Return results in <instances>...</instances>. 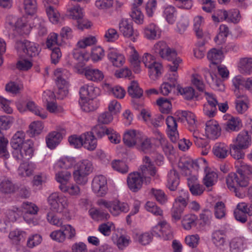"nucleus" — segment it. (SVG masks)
I'll list each match as a JSON object with an SVG mask.
<instances>
[{
  "label": "nucleus",
  "mask_w": 252,
  "mask_h": 252,
  "mask_svg": "<svg viewBox=\"0 0 252 252\" xmlns=\"http://www.w3.org/2000/svg\"><path fill=\"white\" fill-rule=\"evenodd\" d=\"M235 166L236 173H230L226 178V183L228 189L235 193L236 196L243 198L245 191L240 187H246L252 179V166L237 159L235 161Z\"/></svg>",
  "instance_id": "1"
},
{
  "label": "nucleus",
  "mask_w": 252,
  "mask_h": 252,
  "mask_svg": "<svg viewBox=\"0 0 252 252\" xmlns=\"http://www.w3.org/2000/svg\"><path fill=\"white\" fill-rule=\"evenodd\" d=\"M141 170L142 175L138 172H133L129 174L127 177L128 187L133 192H137L141 188L143 178L146 184H149L151 182V176L154 177L157 174L156 168L147 156L143 158Z\"/></svg>",
  "instance_id": "2"
},
{
  "label": "nucleus",
  "mask_w": 252,
  "mask_h": 252,
  "mask_svg": "<svg viewBox=\"0 0 252 252\" xmlns=\"http://www.w3.org/2000/svg\"><path fill=\"white\" fill-rule=\"evenodd\" d=\"M232 141L229 146L230 155L235 159H241L244 157L243 150L252 144V137L247 130H242Z\"/></svg>",
  "instance_id": "3"
},
{
  "label": "nucleus",
  "mask_w": 252,
  "mask_h": 252,
  "mask_svg": "<svg viewBox=\"0 0 252 252\" xmlns=\"http://www.w3.org/2000/svg\"><path fill=\"white\" fill-rule=\"evenodd\" d=\"M152 52L163 59L172 61L170 69L173 71L177 70L179 64L182 63V60L177 57L176 50L170 48L164 41H159L156 43L152 48Z\"/></svg>",
  "instance_id": "4"
},
{
  "label": "nucleus",
  "mask_w": 252,
  "mask_h": 252,
  "mask_svg": "<svg viewBox=\"0 0 252 252\" xmlns=\"http://www.w3.org/2000/svg\"><path fill=\"white\" fill-rule=\"evenodd\" d=\"M92 162L88 159H83L76 164V168L73 173L74 181L79 185H85L88 182V176L93 172Z\"/></svg>",
  "instance_id": "5"
},
{
  "label": "nucleus",
  "mask_w": 252,
  "mask_h": 252,
  "mask_svg": "<svg viewBox=\"0 0 252 252\" xmlns=\"http://www.w3.org/2000/svg\"><path fill=\"white\" fill-rule=\"evenodd\" d=\"M56 77V82L58 88L57 92L58 98L63 99L68 94V84L67 79L70 76V73L66 69H57L54 71Z\"/></svg>",
  "instance_id": "6"
},
{
  "label": "nucleus",
  "mask_w": 252,
  "mask_h": 252,
  "mask_svg": "<svg viewBox=\"0 0 252 252\" xmlns=\"http://www.w3.org/2000/svg\"><path fill=\"white\" fill-rule=\"evenodd\" d=\"M34 143L31 139H27L18 150H14L13 158L18 162L29 160L33 156Z\"/></svg>",
  "instance_id": "7"
},
{
  "label": "nucleus",
  "mask_w": 252,
  "mask_h": 252,
  "mask_svg": "<svg viewBox=\"0 0 252 252\" xmlns=\"http://www.w3.org/2000/svg\"><path fill=\"white\" fill-rule=\"evenodd\" d=\"M99 205L107 208L110 213L114 216H118L122 213H126L129 210L127 203L116 200L113 201H107L103 199L98 201Z\"/></svg>",
  "instance_id": "8"
},
{
  "label": "nucleus",
  "mask_w": 252,
  "mask_h": 252,
  "mask_svg": "<svg viewBox=\"0 0 252 252\" xmlns=\"http://www.w3.org/2000/svg\"><path fill=\"white\" fill-rule=\"evenodd\" d=\"M21 208L24 214V220L27 223L33 225L38 223L37 220L33 216L37 214L39 208L34 203L25 201L21 204Z\"/></svg>",
  "instance_id": "9"
},
{
  "label": "nucleus",
  "mask_w": 252,
  "mask_h": 252,
  "mask_svg": "<svg viewBox=\"0 0 252 252\" xmlns=\"http://www.w3.org/2000/svg\"><path fill=\"white\" fill-rule=\"evenodd\" d=\"M50 209L54 212L62 213L68 206L67 198L58 192L51 193L48 198Z\"/></svg>",
  "instance_id": "10"
},
{
  "label": "nucleus",
  "mask_w": 252,
  "mask_h": 252,
  "mask_svg": "<svg viewBox=\"0 0 252 252\" xmlns=\"http://www.w3.org/2000/svg\"><path fill=\"white\" fill-rule=\"evenodd\" d=\"M152 235L161 238L164 240L171 239L173 238L170 226L165 220L159 222L157 225L153 227Z\"/></svg>",
  "instance_id": "11"
},
{
  "label": "nucleus",
  "mask_w": 252,
  "mask_h": 252,
  "mask_svg": "<svg viewBox=\"0 0 252 252\" xmlns=\"http://www.w3.org/2000/svg\"><path fill=\"white\" fill-rule=\"evenodd\" d=\"M15 48L20 54L24 53L30 57H35L39 53L36 44L26 40L17 41Z\"/></svg>",
  "instance_id": "12"
},
{
  "label": "nucleus",
  "mask_w": 252,
  "mask_h": 252,
  "mask_svg": "<svg viewBox=\"0 0 252 252\" xmlns=\"http://www.w3.org/2000/svg\"><path fill=\"white\" fill-rule=\"evenodd\" d=\"M92 189L98 196H104L108 191L106 178L101 175L95 176L92 182Z\"/></svg>",
  "instance_id": "13"
},
{
  "label": "nucleus",
  "mask_w": 252,
  "mask_h": 252,
  "mask_svg": "<svg viewBox=\"0 0 252 252\" xmlns=\"http://www.w3.org/2000/svg\"><path fill=\"white\" fill-rule=\"evenodd\" d=\"M80 98L82 100L88 99V98H94L99 95L100 93L99 89L94 87L91 83L85 84L80 89Z\"/></svg>",
  "instance_id": "14"
},
{
  "label": "nucleus",
  "mask_w": 252,
  "mask_h": 252,
  "mask_svg": "<svg viewBox=\"0 0 252 252\" xmlns=\"http://www.w3.org/2000/svg\"><path fill=\"white\" fill-rule=\"evenodd\" d=\"M205 159L190 161L183 158L179 160L178 163V167L181 169L183 173L188 175L190 174V169L191 167L198 168L202 162L205 163Z\"/></svg>",
  "instance_id": "15"
},
{
  "label": "nucleus",
  "mask_w": 252,
  "mask_h": 252,
  "mask_svg": "<svg viewBox=\"0 0 252 252\" xmlns=\"http://www.w3.org/2000/svg\"><path fill=\"white\" fill-rule=\"evenodd\" d=\"M26 26L27 25L25 22L22 18H19L12 15L8 16L7 17L6 28L9 30L10 32L11 31H15L21 32L20 30Z\"/></svg>",
  "instance_id": "16"
},
{
  "label": "nucleus",
  "mask_w": 252,
  "mask_h": 252,
  "mask_svg": "<svg viewBox=\"0 0 252 252\" xmlns=\"http://www.w3.org/2000/svg\"><path fill=\"white\" fill-rule=\"evenodd\" d=\"M166 124L168 129V134L173 142H176L179 139L177 131V123L176 119L172 116H168L166 119Z\"/></svg>",
  "instance_id": "17"
},
{
  "label": "nucleus",
  "mask_w": 252,
  "mask_h": 252,
  "mask_svg": "<svg viewBox=\"0 0 252 252\" xmlns=\"http://www.w3.org/2000/svg\"><path fill=\"white\" fill-rule=\"evenodd\" d=\"M141 134V132L135 129L127 130L124 134V143L128 147L135 146L138 141V136Z\"/></svg>",
  "instance_id": "18"
},
{
  "label": "nucleus",
  "mask_w": 252,
  "mask_h": 252,
  "mask_svg": "<svg viewBox=\"0 0 252 252\" xmlns=\"http://www.w3.org/2000/svg\"><path fill=\"white\" fill-rule=\"evenodd\" d=\"M206 134L209 138L215 139L220 135V128L218 122L211 120L206 124Z\"/></svg>",
  "instance_id": "19"
},
{
  "label": "nucleus",
  "mask_w": 252,
  "mask_h": 252,
  "mask_svg": "<svg viewBox=\"0 0 252 252\" xmlns=\"http://www.w3.org/2000/svg\"><path fill=\"white\" fill-rule=\"evenodd\" d=\"M153 145L150 138L143 134L138 136V141L135 146L136 149L139 151L144 153H148L151 151Z\"/></svg>",
  "instance_id": "20"
},
{
  "label": "nucleus",
  "mask_w": 252,
  "mask_h": 252,
  "mask_svg": "<svg viewBox=\"0 0 252 252\" xmlns=\"http://www.w3.org/2000/svg\"><path fill=\"white\" fill-rule=\"evenodd\" d=\"M75 163L76 160L74 158L63 157L55 163L54 169L55 171H57L60 169H69L72 167Z\"/></svg>",
  "instance_id": "21"
},
{
  "label": "nucleus",
  "mask_w": 252,
  "mask_h": 252,
  "mask_svg": "<svg viewBox=\"0 0 252 252\" xmlns=\"http://www.w3.org/2000/svg\"><path fill=\"white\" fill-rule=\"evenodd\" d=\"M84 72L86 78L92 81H100L104 78L103 72L97 68L86 67L84 69Z\"/></svg>",
  "instance_id": "22"
},
{
  "label": "nucleus",
  "mask_w": 252,
  "mask_h": 252,
  "mask_svg": "<svg viewBox=\"0 0 252 252\" xmlns=\"http://www.w3.org/2000/svg\"><path fill=\"white\" fill-rule=\"evenodd\" d=\"M83 147L90 151H93L96 148L97 140L94 134L91 132H87L82 134Z\"/></svg>",
  "instance_id": "23"
},
{
  "label": "nucleus",
  "mask_w": 252,
  "mask_h": 252,
  "mask_svg": "<svg viewBox=\"0 0 252 252\" xmlns=\"http://www.w3.org/2000/svg\"><path fill=\"white\" fill-rule=\"evenodd\" d=\"M212 240L213 244L220 249H224L227 246L226 236L222 231L214 232L212 235Z\"/></svg>",
  "instance_id": "24"
},
{
  "label": "nucleus",
  "mask_w": 252,
  "mask_h": 252,
  "mask_svg": "<svg viewBox=\"0 0 252 252\" xmlns=\"http://www.w3.org/2000/svg\"><path fill=\"white\" fill-rule=\"evenodd\" d=\"M120 32L126 37H130L134 34L132 22L130 20L123 19L119 23Z\"/></svg>",
  "instance_id": "25"
},
{
  "label": "nucleus",
  "mask_w": 252,
  "mask_h": 252,
  "mask_svg": "<svg viewBox=\"0 0 252 252\" xmlns=\"http://www.w3.org/2000/svg\"><path fill=\"white\" fill-rule=\"evenodd\" d=\"M35 168V164L32 162H23L18 169V174L22 177H29L33 174Z\"/></svg>",
  "instance_id": "26"
},
{
  "label": "nucleus",
  "mask_w": 252,
  "mask_h": 252,
  "mask_svg": "<svg viewBox=\"0 0 252 252\" xmlns=\"http://www.w3.org/2000/svg\"><path fill=\"white\" fill-rule=\"evenodd\" d=\"M107 57L113 65L118 67L122 66L125 62L124 56L114 50L109 51Z\"/></svg>",
  "instance_id": "27"
},
{
  "label": "nucleus",
  "mask_w": 252,
  "mask_h": 252,
  "mask_svg": "<svg viewBox=\"0 0 252 252\" xmlns=\"http://www.w3.org/2000/svg\"><path fill=\"white\" fill-rule=\"evenodd\" d=\"M62 139L61 133L58 131H53L47 135L46 142L47 147L51 149H54Z\"/></svg>",
  "instance_id": "28"
},
{
  "label": "nucleus",
  "mask_w": 252,
  "mask_h": 252,
  "mask_svg": "<svg viewBox=\"0 0 252 252\" xmlns=\"http://www.w3.org/2000/svg\"><path fill=\"white\" fill-rule=\"evenodd\" d=\"M238 69L242 74L250 75L252 73V58H244L240 60Z\"/></svg>",
  "instance_id": "29"
},
{
  "label": "nucleus",
  "mask_w": 252,
  "mask_h": 252,
  "mask_svg": "<svg viewBox=\"0 0 252 252\" xmlns=\"http://www.w3.org/2000/svg\"><path fill=\"white\" fill-rule=\"evenodd\" d=\"M144 34L149 39H157L159 38L160 32L158 26L151 23L145 28Z\"/></svg>",
  "instance_id": "30"
},
{
  "label": "nucleus",
  "mask_w": 252,
  "mask_h": 252,
  "mask_svg": "<svg viewBox=\"0 0 252 252\" xmlns=\"http://www.w3.org/2000/svg\"><path fill=\"white\" fill-rule=\"evenodd\" d=\"M228 148L224 143H217L213 148L214 155L218 158H225L228 154Z\"/></svg>",
  "instance_id": "31"
},
{
  "label": "nucleus",
  "mask_w": 252,
  "mask_h": 252,
  "mask_svg": "<svg viewBox=\"0 0 252 252\" xmlns=\"http://www.w3.org/2000/svg\"><path fill=\"white\" fill-rule=\"evenodd\" d=\"M25 134L22 131H18L13 135L10 141V144L14 150H18L24 144L26 140H25Z\"/></svg>",
  "instance_id": "32"
},
{
  "label": "nucleus",
  "mask_w": 252,
  "mask_h": 252,
  "mask_svg": "<svg viewBox=\"0 0 252 252\" xmlns=\"http://www.w3.org/2000/svg\"><path fill=\"white\" fill-rule=\"evenodd\" d=\"M179 182V176L177 171L174 169L171 170L168 174L167 186L169 189L176 190Z\"/></svg>",
  "instance_id": "33"
},
{
  "label": "nucleus",
  "mask_w": 252,
  "mask_h": 252,
  "mask_svg": "<svg viewBox=\"0 0 252 252\" xmlns=\"http://www.w3.org/2000/svg\"><path fill=\"white\" fill-rule=\"evenodd\" d=\"M149 77L153 80L158 79L161 76L163 72V67L161 64L156 62L149 66H147Z\"/></svg>",
  "instance_id": "34"
},
{
  "label": "nucleus",
  "mask_w": 252,
  "mask_h": 252,
  "mask_svg": "<svg viewBox=\"0 0 252 252\" xmlns=\"http://www.w3.org/2000/svg\"><path fill=\"white\" fill-rule=\"evenodd\" d=\"M245 239L244 237H238L232 239L229 244L231 252H242L244 249Z\"/></svg>",
  "instance_id": "35"
},
{
  "label": "nucleus",
  "mask_w": 252,
  "mask_h": 252,
  "mask_svg": "<svg viewBox=\"0 0 252 252\" xmlns=\"http://www.w3.org/2000/svg\"><path fill=\"white\" fill-rule=\"evenodd\" d=\"M16 187L11 180L5 178L0 183V192L3 194H11L15 192Z\"/></svg>",
  "instance_id": "36"
},
{
  "label": "nucleus",
  "mask_w": 252,
  "mask_h": 252,
  "mask_svg": "<svg viewBox=\"0 0 252 252\" xmlns=\"http://www.w3.org/2000/svg\"><path fill=\"white\" fill-rule=\"evenodd\" d=\"M237 96L235 100V108L238 113L242 114L248 109V97L246 95L242 94Z\"/></svg>",
  "instance_id": "37"
},
{
  "label": "nucleus",
  "mask_w": 252,
  "mask_h": 252,
  "mask_svg": "<svg viewBox=\"0 0 252 252\" xmlns=\"http://www.w3.org/2000/svg\"><path fill=\"white\" fill-rule=\"evenodd\" d=\"M207 58L212 64H218L222 60V52L220 49L213 48L208 52Z\"/></svg>",
  "instance_id": "38"
},
{
  "label": "nucleus",
  "mask_w": 252,
  "mask_h": 252,
  "mask_svg": "<svg viewBox=\"0 0 252 252\" xmlns=\"http://www.w3.org/2000/svg\"><path fill=\"white\" fill-rule=\"evenodd\" d=\"M163 17L170 24H173L177 17V11L175 7L172 5L165 7L163 14Z\"/></svg>",
  "instance_id": "39"
},
{
  "label": "nucleus",
  "mask_w": 252,
  "mask_h": 252,
  "mask_svg": "<svg viewBox=\"0 0 252 252\" xmlns=\"http://www.w3.org/2000/svg\"><path fill=\"white\" fill-rule=\"evenodd\" d=\"M28 109L35 115L38 116L40 118L44 119L47 117V113L40 107L37 106L32 101H29L26 103V110Z\"/></svg>",
  "instance_id": "40"
},
{
  "label": "nucleus",
  "mask_w": 252,
  "mask_h": 252,
  "mask_svg": "<svg viewBox=\"0 0 252 252\" xmlns=\"http://www.w3.org/2000/svg\"><path fill=\"white\" fill-rule=\"evenodd\" d=\"M47 5L46 7V12L48 18L51 22L53 24H57L59 21L60 15L58 10L55 8L51 4V3H47Z\"/></svg>",
  "instance_id": "41"
},
{
  "label": "nucleus",
  "mask_w": 252,
  "mask_h": 252,
  "mask_svg": "<svg viewBox=\"0 0 252 252\" xmlns=\"http://www.w3.org/2000/svg\"><path fill=\"white\" fill-rule=\"evenodd\" d=\"M193 29L197 38H203L204 32L203 27L204 25V18L201 16H197L194 18Z\"/></svg>",
  "instance_id": "42"
},
{
  "label": "nucleus",
  "mask_w": 252,
  "mask_h": 252,
  "mask_svg": "<svg viewBox=\"0 0 252 252\" xmlns=\"http://www.w3.org/2000/svg\"><path fill=\"white\" fill-rule=\"evenodd\" d=\"M178 116L181 121H186L189 127L196 125L195 115L190 111H181L178 112Z\"/></svg>",
  "instance_id": "43"
},
{
  "label": "nucleus",
  "mask_w": 252,
  "mask_h": 252,
  "mask_svg": "<svg viewBox=\"0 0 252 252\" xmlns=\"http://www.w3.org/2000/svg\"><path fill=\"white\" fill-rule=\"evenodd\" d=\"M248 78L245 79L240 75L235 76L232 80V83L235 87L234 92L236 95H241L240 91L243 89L244 87L246 89V83Z\"/></svg>",
  "instance_id": "44"
},
{
  "label": "nucleus",
  "mask_w": 252,
  "mask_h": 252,
  "mask_svg": "<svg viewBox=\"0 0 252 252\" xmlns=\"http://www.w3.org/2000/svg\"><path fill=\"white\" fill-rule=\"evenodd\" d=\"M242 126L241 121L239 118L231 117L226 122L225 130L228 132L238 131Z\"/></svg>",
  "instance_id": "45"
},
{
  "label": "nucleus",
  "mask_w": 252,
  "mask_h": 252,
  "mask_svg": "<svg viewBox=\"0 0 252 252\" xmlns=\"http://www.w3.org/2000/svg\"><path fill=\"white\" fill-rule=\"evenodd\" d=\"M93 99L88 98V99H84L83 100L81 99L79 101V104L84 111L89 112L93 111L97 108V102Z\"/></svg>",
  "instance_id": "46"
},
{
  "label": "nucleus",
  "mask_w": 252,
  "mask_h": 252,
  "mask_svg": "<svg viewBox=\"0 0 252 252\" xmlns=\"http://www.w3.org/2000/svg\"><path fill=\"white\" fill-rule=\"evenodd\" d=\"M128 94L133 98H139L143 94L142 90L139 87L137 82L133 81L127 89Z\"/></svg>",
  "instance_id": "47"
},
{
  "label": "nucleus",
  "mask_w": 252,
  "mask_h": 252,
  "mask_svg": "<svg viewBox=\"0 0 252 252\" xmlns=\"http://www.w3.org/2000/svg\"><path fill=\"white\" fill-rule=\"evenodd\" d=\"M56 172V180L60 184L59 186L67 185L71 177V173L67 171L60 172L58 170Z\"/></svg>",
  "instance_id": "48"
},
{
  "label": "nucleus",
  "mask_w": 252,
  "mask_h": 252,
  "mask_svg": "<svg viewBox=\"0 0 252 252\" xmlns=\"http://www.w3.org/2000/svg\"><path fill=\"white\" fill-rule=\"evenodd\" d=\"M197 217L193 214H189L184 217L182 220V225L186 230H189L196 224Z\"/></svg>",
  "instance_id": "49"
},
{
  "label": "nucleus",
  "mask_w": 252,
  "mask_h": 252,
  "mask_svg": "<svg viewBox=\"0 0 252 252\" xmlns=\"http://www.w3.org/2000/svg\"><path fill=\"white\" fill-rule=\"evenodd\" d=\"M189 192L187 191L181 190L180 195L175 199L173 205L185 209L187 205L189 198Z\"/></svg>",
  "instance_id": "50"
},
{
  "label": "nucleus",
  "mask_w": 252,
  "mask_h": 252,
  "mask_svg": "<svg viewBox=\"0 0 252 252\" xmlns=\"http://www.w3.org/2000/svg\"><path fill=\"white\" fill-rule=\"evenodd\" d=\"M177 89L180 94L187 100H191L198 96V94H196L194 90L192 87H189L183 88L178 86Z\"/></svg>",
  "instance_id": "51"
},
{
  "label": "nucleus",
  "mask_w": 252,
  "mask_h": 252,
  "mask_svg": "<svg viewBox=\"0 0 252 252\" xmlns=\"http://www.w3.org/2000/svg\"><path fill=\"white\" fill-rule=\"evenodd\" d=\"M131 55L130 56V62L133 67L135 73H138L140 71V61L139 60L138 54L133 47L131 48Z\"/></svg>",
  "instance_id": "52"
},
{
  "label": "nucleus",
  "mask_w": 252,
  "mask_h": 252,
  "mask_svg": "<svg viewBox=\"0 0 252 252\" xmlns=\"http://www.w3.org/2000/svg\"><path fill=\"white\" fill-rule=\"evenodd\" d=\"M150 193L155 198L156 200L161 204H165L167 200V196L164 191L159 189H152Z\"/></svg>",
  "instance_id": "53"
},
{
  "label": "nucleus",
  "mask_w": 252,
  "mask_h": 252,
  "mask_svg": "<svg viewBox=\"0 0 252 252\" xmlns=\"http://www.w3.org/2000/svg\"><path fill=\"white\" fill-rule=\"evenodd\" d=\"M219 29V33L214 38L215 42L218 44H221L225 41V38L229 32L228 27L224 25H221Z\"/></svg>",
  "instance_id": "54"
},
{
  "label": "nucleus",
  "mask_w": 252,
  "mask_h": 252,
  "mask_svg": "<svg viewBox=\"0 0 252 252\" xmlns=\"http://www.w3.org/2000/svg\"><path fill=\"white\" fill-rule=\"evenodd\" d=\"M9 238L13 241V243L17 244L21 241H23L26 236V233L25 231L16 229L11 231L9 234Z\"/></svg>",
  "instance_id": "55"
},
{
  "label": "nucleus",
  "mask_w": 252,
  "mask_h": 252,
  "mask_svg": "<svg viewBox=\"0 0 252 252\" xmlns=\"http://www.w3.org/2000/svg\"><path fill=\"white\" fill-rule=\"evenodd\" d=\"M206 175L203 178V183L207 187H210L214 185L217 181L218 175L216 172L214 171L207 172L205 170Z\"/></svg>",
  "instance_id": "56"
},
{
  "label": "nucleus",
  "mask_w": 252,
  "mask_h": 252,
  "mask_svg": "<svg viewBox=\"0 0 252 252\" xmlns=\"http://www.w3.org/2000/svg\"><path fill=\"white\" fill-rule=\"evenodd\" d=\"M136 241L138 242L142 245L149 244L152 241V235L148 232L141 234L136 233L134 237Z\"/></svg>",
  "instance_id": "57"
},
{
  "label": "nucleus",
  "mask_w": 252,
  "mask_h": 252,
  "mask_svg": "<svg viewBox=\"0 0 252 252\" xmlns=\"http://www.w3.org/2000/svg\"><path fill=\"white\" fill-rule=\"evenodd\" d=\"M59 188L62 192L68 193L71 195H77L80 192V188L76 185H62V186H59Z\"/></svg>",
  "instance_id": "58"
},
{
  "label": "nucleus",
  "mask_w": 252,
  "mask_h": 252,
  "mask_svg": "<svg viewBox=\"0 0 252 252\" xmlns=\"http://www.w3.org/2000/svg\"><path fill=\"white\" fill-rule=\"evenodd\" d=\"M157 103L160 106V111L162 113H168L171 109V103L166 98H160L157 100Z\"/></svg>",
  "instance_id": "59"
},
{
  "label": "nucleus",
  "mask_w": 252,
  "mask_h": 252,
  "mask_svg": "<svg viewBox=\"0 0 252 252\" xmlns=\"http://www.w3.org/2000/svg\"><path fill=\"white\" fill-rule=\"evenodd\" d=\"M145 208L147 211L155 216H161L162 215V210L155 202L148 201L146 204Z\"/></svg>",
  "instance_id": "60"
},
{
  "label": "nucleus",
  "mask_w": 252,
  "mask_h": 252,
  "mask_svg": "<svg viewBox=\"0 0 252 252\" xmlns=\"http://www.w3.org/2000/svg\"><path fill=\"white\" fill-rule=\"evenodd\" d=\"M112 168L123 174L126 173L128 172V168L127 165L123 161L120 160H116L112 162Z\"/></svg>",
  "instance_id": "61"
},
{
  "label": "nucleus",
  "mask_w": 252,
  "mask_h": 252,
  "mask_svg": "<svg viewBox=\"0 0 252 252\" xmlns=\"http://www.w3.org/2000/svg\"><path fill=\"white\" fill-rule=\"evenodd\" d=\"M69 12L70 17L76 20L83 18L84 16L83 9L78 5L70 8Z\"/></svg>",
  "instance_id": "62"
},
{
  "label": "nucleus",
  "mask_w": 252,
  "mask_h": 252,
  "mask_svg": "<svg viewBox=\"0 0 252 252\" xmlns=\"http://www.w3.org/2000/svg\"><path fill=\"white\" fill-rule=\"evenodd\" d=\"M130 16L135 23L138 24H141L142 23L143 15L137 6H135V3H133Z\"/></svg>",
  "instance_id": "63"
},
{
  "label": "nucleus",
  "mask_w": 252,
  "mask_h": 252,
  "mask_svg": "<svg viewBox=\"0 0 252 252\" xmlns=\"http://www.w3.org/2000/svg\"><path fill=\"white\" fill-rule=\"evenodd\" d=\"M51 238L59 243L63 242L66 239V234L63 232V228L60 230H55L50 234Z\"/></svg>",
  "instance_id": "64"
}]
</instances>
